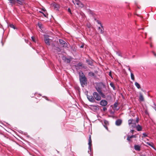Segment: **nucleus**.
Returning a JSON list of instances; mask_svg holds the SVG:
<instances>
[{"instance_id": "7ed1b4c3", "label": "nucleus", "mask_w": 156, "mask_h": 156, "mask_svg": "<svg viewBox=\"0 0 156 156\" xmlns=\"http://www.w3.org/2000/svg\"><path fill=\"white\" fill-rule=\"evenodd\" d=\"M80 80L81 86L84 87L87 84V80L82 72H79Z\"/></svg>"}, {"instance_id": "2eb2a0df", "label": "nucleus", "mask_w": 156, "mask_h": 156, "mask_svg": "<svg viewBox=\"0 0 156 156\" xmlns=\"http://www.w3.org/2000/svg\"><path fill=\"white\" fill-rule=\"evenodd\" d=\"M136 130L138 131H141L142 130V127L140 125H138L136 126Z\"/></svg>"}, {"instance_id": "72a5a7b5", "label": "nucleus", "mask_w": 156, "mask_h": 156, "mask_svg": "<svg viewBox=\"0 0 156 156\" xmlns=\"http://www.w3.org/2000/svg\"><path fill=\"white\" fill-rule=\"evenodd\" d=\"M41 12L42 13L44 17H47V15L46 14H44V13L43 12Z\"/></svg>"}, {"instance_id": "49530a36", "label": "nucleus", "mask_w": 156, "mask_h": 156, "mask_svg": "<svg viewBox=\"0 0 156 156\" xmlns=\"http://www.w3.org/2000/svg\"><path fill=\"white\" fill-rule=\"evenodd\" d=\"M42 10H43V11L44 12H45L46 11V10L44 9H43Z\"/></svg>"}, {"instance_id": "473e14b6", "label": "nucleus", "mask_w": 156, "mask_h": 156, "mask_svg": "<svg viewBox=\"0 0 156 156\" xmlns=\"http://www.w3.org/2000/svg\"><path fill=\"white\" fill-rule=\"evenodd\" d=\"M31 39H32V40L34 42H35V39H34V37L33 36H32L31 37Z\"/></svg>"}, {"instance_id": "aec40b11", "label": "nucleus", "mask_w": 156, "mask_h": 156, "mask_svg": "<svg viewBox=\"0 0 156 156\" xmlns=\"http://www.w3.org/2000/svg\"><path fill=\"white\" fill-rule=\"evenodd\" d=\"M87 63L90 66H92L93 64V62L92 61L89 60H87Z\"/></svg>"}, {"instance_id": "0eeeda50", "label": "nucleus", "mask_w": 156, "mask_h": 156, "mask_svg": "<svg viewBox=\"0 0 156 156\" xmlns=\"http://www.w3.org/2000/svg\"><path fill=\"white\" fill-rule=\"evenodd\" d=\"M88 152L89 154H90L91 152V146L92 145V140L91 138V135H90L89 136V139L88 140Z\"/></svg>"}, {"instance_id": "ea45409f", "label": "nucleus", "mask_w": 156, "mask_h": 156, "mask_svg": "<svg viewBox=\"0 0 156 156\" xmlns=\"http://www.w3.org/2000/svg\"><path fill=\"white\" fill-rule=\"evenodd\" d=\"M56 50H57L58 51H60V48H57Z\"/></svg>"}, {"instance_id": "a19ab883", "label": "nucleus", "mask_w": 156, "mask_h": 156, "mask_svg": "<svg viewBox=\"0 0 156 156\" xmlns=\"http://www.w3.org/2000/svg\"><path fill=\"white\" fill-rule=\"evenodd\" d=\"M107 110V108H105V107H104L103 108V110L104 111H106V110Z\"/></svg>"}, {"instance_id": "a878e982", "label": "nucleus", "mask_w": 156, "mask_h": 156, "mask_svg": "<svg viewBox=\"0 0 156 156\" xmlns=\"http://www.w3.org/2000/svg\"><path fill=\"white\" fill-rule=\"evenodd\" d=\"M147 144L149 145L152 147H153V144L151 142H147Z\"/></svg>"}, {"instance_id": "e433bc0d", "label": "nucleus", "mask_w": 156, "mask_h": 156, "mask_svg": "<svg viewBox=\"0 0 156 156\" xmlns=\"http://www.w3.org/2000/svg\"><path fill=\"white\" fill-rule=\"evenodd\" d=\"M38 26L39 27L41 28V24L40 23H38Z\"/></svg>"}, {"instance_id": "f257e3e1", "label": "nucleus", "mask_w": 156, "mask_h": 156, "mask_svg": "<svg viewBox=\"0 0 156 156\" xmlns=\"http://www.w3.org/2000/svg\"><path fill=\"white\" fill-rule=\"evenodd\" d=\"M107 91V88L105 84L102 82L98 83V93L102 98H105L106 95L104 93Z\"/></svg>"}, {"instance_id": "09e8293b", "label": "nucleus", "mask_w": 156, "mask_h": 156, "mask_svg": "<svg viewBox=\"0 0 156 156\" xmlns=\"http://www.w3.org/2000/svg\"><path fill=\"white\" fill-rule=\"evenodd\" d=\"M154 109H155V111H156V107H155L154 108Z\"/></svg>"}, {"instance_id": "f03ea898", "label": "nucleus", "mask_w": 156, "mask_h": 156, "mask_svg": "<svg viewBox=\"0 0 156 156\" xmlns=\"http://www.w3.org/2000/svg\"><path fill=\"white\" fill-rule=\"evenodd\" d=\"M98 25L99 26H98V36L100 37L99 44H102L101 37L104 36V29L102 24L100 21H98Z\"/></svg>"}, {"instance_id": "423d86ee", "label": "nucleus", "mask_w": 156, "mask_h": 156, "mask_svg": "<svg viewBox=\"0 0 156 156\" xmlns=\"http://www.w3.org/2000/svg\"><path fill=\"white\" fill-rule=\"evenodd\" d=\"M72 1L75 5L76 4L79 7L82 8L84 6L83 4L79 0H73Z\"/></svg>"}, {"instance_id": "9b49d317", "label": "nucleus", "mask_w": 156, "mask_h": 156, "mask_svg": "<svg viewBox=\"0 0 156 156\" xmlns=\"http://www.w3.org/2000/svg\"><path fill=\"white\" fill-rule=\"evenodd\" d=\"M90 109L94 112H97V107L96 105H90Z\"/></svg>"}, {"instance_id": "ddd939ff", "label": "nucleus", "mask_w": 156, "mask_h": 156, "mask_svg": "<svg viewBox=\"0 0 156 156\" xmlns=\"http://www.w3.org/2000/svg\"><path fill=\"white\" fill-rule=\"evenodd\" d=\"M62 59L64 61L67 63H69L70 62V60L65 56H63L62 57Z\"/></svg>"}, {"instance_id": "b1692460", "label": "nucleus", "mask_w": 156, "mask_h": 156, "mask_svg": "<svg viewBox=\"0 0 156 156\" xmlns=\"http://www.w3.org/2000/svg\"><path fill=\"white\" fill-rule=\"evenodd\" d=\"M130 75H131V78L132 80H135V78H134V75L132 73H131V74H130Z\"/></svg>"}, {"instance_id": "58836bf2", "label": "nucleus", "mask_w": 156, "mask_h": 156, "mask_svg": "<svg viewBox=\"0 0 156 156\" xmlns=\"http://www.w3.org/2000/svg\"><path fill=\"white\" fill-rule=\"evenodd\" d=\"M117 106V103H115L114 104V107L115 108H116Z\"/></svg>"}, {"instance_id": "4468645a", "label": "nucleus", "mask_w": 156, "mask_h": 156, "mask_svg": "<svg viewBox=\"0 0 156 156\" xmlns=\"http://www.w3.org/2000/svg\"><path fill=\"white\" fill-rule=\"evenodd\" d=\"M122 121L120 119H118L115 122V124L117 126H119L121 124Z\"/></svg>"}, {"instance_id": "c85d7f7f", "label": "nucleus", "mask_w": 156, "mask_h": 156, "mask_svg": "<svg viewBox=\"0 0 156 156\" xmlns=\"http://www.w3.org/2000/svg\"><path fill=\"white\" fill-rule=\"evenodd\" d=\"M82 66V64L80 62L77 65V66Z\"/></svg>"}, {"instance_id": "2f4dec72", "label": "nucleus", "mask_w": 156, "mask_h": 156, "mask_svg": "<svg viewBox=\"0 0 156 156\" xmlns=\"http://www.w3.org/2000/svg\"><path fill=\"white\" fill-rule=\"evenodd\" d=\"M135 131L134 130L132 129L130 131V133H131L132 134H133Z\"/></svg>"}, {"instance_id": "6ab92c4d", "label": "nucleus", "mask_w": 156, "mask_h": 156, "mask_svg": "<svg viewBox=\"0 0 156 156\" xmlns=\"http://www.w3.org/2000/svg\"><path fill=\"white\" fill-rule=\"evenodd\" d=\"M16 1H17V3L21 5H22L24 2L23 0H16Z\"/></svg>"}, {"instance_id": "4be33fe9", "label": "nucleus", "mask_w": 156, "mask_h": 156, "mask_svg": "<svg viewBox=\"0 0 156 156\" xmlns=\"http://www.w3.org/2000/svg\"><path fill=\"white\" fill-rule=\"evenodd\" d=\"M135 85L138 89H140V85L137 82H136L135 83Z\"/></svg>"}, {"instance_id": "cd10ccee", "label": "nucleus", "mask_w": 156, "mask_h": 156, "mask_svg": "<svg viewBox=\"0 0 156 156\" xmlns=\"http://www.w3.org/2000/svg\"><path fill=\"white\" fill-rule=\"evenodd\" d=\"M130 136H129V135H128L127 136V140L128 141H130V139H131V138H130Z\"/></svg>"}, {"instance_id": "8fccbe9b", "label": "nucleus", "mask_w": 156, "mask_h": 156, "mask_svg": "<svg viewBox=\"0 0 156 156\" xmlns=\"http://www.w3.org/2000/svg\"><path fill=\"white\" fill-rule=\"evenodd\" d=\"M96 89L98 90V89L97 88V87H96Z\"/></svg>"}, {"instance_id": "bb28decb", "label": "nucleus", "mask_w": 156, "mask_h": 156, "mask_svg": "<svg viewBox=\"0 0 156 156\" xmlns=\"http://www.w3.org/2000/svg\"><path fill=\"white\" fill-rule=\"evenodd\" d=\"M9 26L11 27V28H12L14 29H15V27L14 26V25L12 24H11L9 25Z\"/></svg>"}, {"instance_id": "4c0bfd02", "label": "nucleus", "mask_w": 156, "mask_h": 156, "mask_svg": "<svg viewBox=\"0 0 156 156\" xmlns=\"http://www.w3.org/2000/svg\"><path fill=\"white\" fill-rule=\"evenodd\" d=\"M152 52L154 54V56L156 57V53H155V52H154V51H153Z\"/></svg>"}, {"instance_id": "f704fd0d", "label": "nucleus", "mask_w": 156, "mask_h": 156, "mask_svg": "<svg viewBox=\"0 0 156 156\" xmlns=\"http://www.w3.org/2000/svg\"><path fill=\"white\" fill-rule=\"evenodd\" d=\"M143 136H144V137H146V136H147V135L145 133H143Z\"/></svg>"}, {"instance_id": "dca6fc26", "label": "nucleus", "mask_w": 156, "mask_h": 156, "mask_svg": "<svg viewBox=\"0 0 156 156\" xmlns=\"http://www.w3.org/2000/svg\"><path fill=\"white\" fill-rule=\"evenodd\" d=\"M134 147L136 151H140V146L139 145H135Z\"/></svg>"}, {"instance_id": "a211bd4d", "label": "nucleus", "mask_w": 156, "mask_h": 156, "mask_svg": "<svg viewBox=\"0 0 156 156\" xmlns=\"http://www.w3.org/2000/svg\"><path fill=\"white\" fill-rule=\"evenodd\" d=\"M139 99L140 101H144V97L141 93L140 94Z\"/></svg>"}, {"instance_id": "f8f14e48", "label": "nucleus", "mask_w": 156, "mask_h": 156, "mask_svg": "<svg viewBox=\"0 0 156 156\" xmlns=\"http://www.w3.org/2000/svg\"><path fill=\"white\" fill-rule=\"evenodd\" d=\"M104 126L106 129L108 130V128L107 127V126L109 125L108 122L106 120H104Z\"/></svg>"}, {"instance_id": "9d476101", "label": "nucleus", "mask_w": 156, "mask_h": 156, "mask_svg": "<svg viewBox=\"0 0 156 156\" xmlns=\"http://www.w3.org/2000/svg\"><path fill=\"white\" fill-rule=\"evenodd\" d=\"M107 102L105 100H102L100 103V104L103 106H106L107 105Z\"/></svg>"}, {"instance_id": "a18cd8bd", "label": "nucleus", "mask_w": 156, "mask_h": 156, "mask_svg": "<svg viewBox=\"0 0 156 156\" xmlns=\"http://www.w3.org/2000/svg\"><path fill=\"white\" fill-rule=\"evenodd\" d=\"M131 72V70L130 69V68H129L128 69Z\"/></svg>"}, {"instance_id": "6e6552de", "label": "nucleus", "mask_w": 156, "mask_h": 156, "mask_svg": "<svg viewBox=\"0 0 156 156\" xmlns=\"http://www.w3.org/2000/svg\"><path fill=\"white\" fill-rule=\"evenodd\" d=\"M49 36L48 35H44V39L45 42L46 44L48 45H50V40L49 38Z\"/></svg>"}, {"instance_id": "c03bdc74", "label": "nucleus", "mask_w": 156, "mask_h": 156, "mask_svg": "<svg viewBox=\"0 0 156 156\" xmlns=\"http://www.w3.org/2000/svg\"><path fill=\"white\" fill-rule=\"evenodd\" d=\"M83 46H84V45H82L81 46H80V47L81 48H83Z\"/></svg>"}, {"instance_id": "f3484780", "label": "nucleus", "mask_w": 156, "mask_h": 156, "mask_svg": "<svg viewBox=\"0 0 156 156\" xmlns=\"http://www.w3.org/2000/svg\"><path fill=\"white\" fill-rule=\"evenodd\" d=\"M9 1V3L11 4L12 6L13 4H15L16 3L15 0H8Z\"/></svg>"}, {"instance_id": "c9c22d12", "label": "nucleus", "mask_w": 156, "mask_h": 156, "mask_svg": "<svg viewBox=\"0 0 156 156\" xmlns=\"http://www.w3.org/2000/svg\"><path fill=\"white\" fill-rule=\"evenodd\" d=\"M109 76L112 77V73L111 71L110 72L109 74Z\"/></svg>"}, {"instance_id": "393cba45", "label": "nucleus", "mask_w": 156, "mask_h": 156, "mask_svg": "<svg viewBox=\"0 0 156 156\" xmlns=\"http://www.w3.org/2000/svg\"><path fill=\"white\" fill-rule=\"evenodd\" d=\"M110 86H111V87H112L113 88V89H114V90H115V86H114V84L111 82V83H110Z\"/></svg>"}, {"instance_id": "de8ad7c7", "label": "nucleus", "mask_w": 156, "mask_h": 156, "mask_svg": "<svg viewBox=\"0 0 156 156\" xmlns=\"http://www.w3.org/2000/svg\"><path fill=\"white\" fill-rule=\"evenodd\" d=\"M140 156H146L145 155H140Z\"/></svg>"}, {"instance_id": "c756f323", "label": "nucleus", "mask_w": 156, "mask_h": 156, "mask_svg": "<svg viewBox=\"0 0 156 156\" xmlns=\"http://www.w3.org/2000/svg\"><path fill=\"white\" fill-rule=\"evenodd\" d=\"M136 135H132V136H130V138H136Z\"/></svg>"}, {"instance_id": "1a4fd4ad", "label": "nucleus", "mask_w": 156, "mask_h": 156, "mask_svg": "<svg viewBox=\"0 0 156 156\" xmlns=\"http://www.w3.org/2000/svg\"><path fill=\"white\" fill-rule=\"evenodd\" d=\"M59 42L60 44L62 45L63 47L66 48L67 47V44L62 39H59Z\"/></svg>"}, {"instance_id": "5701e85b", "label": "nucleus", "mask_w": 156, "mask_h": 156, "mask_svg": "<svg viewBox=\"0 0 156 156\" xmlns=\"http://www.w3.org/2000/svg\"><path fill=\"white\" fill-rule=\"evenodd\" d=\"M53 6L56 9H58L59 7V5L56 4H54Z\"/></svg>"}, {"instance_id": "7c9ffc66", "label": "nucleus", "mask_w": 156, "mask_h": 156, "mask_svg": "<svg viewBox=\"0 0 156 156\" xmlns=\"http://www.w3.org/2000/svg\"><path fill=\"white\" fill-rule=\"evenodd\" d=\"M139 119L138 118H137L136 119V120L135 121L136 123H138L139 122Z\"/></svg>"}, {"instance_id": "412c9836", "label": "nucleus", "mask_w": 156, "mask_h": 156, "mask_svg": "<svg viewBox=\"0 0 156 156\" xmlns=\"http://www.w3.org/2000/svg\"><path fill=\"white\" fill-rule=\"evenodd\" d=\"M89 75L91 76H93L94 78L96 77V76H95L94 74L91 72L89 73Z\"/></svg>"}, {"instance_id": "39448f33", "label": "nucleus", "mask_w": 156, "mask_h": 156, "mask_svg": "<svg viewBox=\"0 0 156 156\" xmlns=\"http://www.w3.org/2000/svg\"><path fill=\"white\" fill-rule=\"evenodd\" d=\"M128 123L129 125L131 126L132 128H134L136 127V123L135 120L133 119H130L128 120Z\"/></svg>"}, {"instance_id": "37998d69", "label": "nucleus", "mask_w": 156, "mask_h": 156, "mask_svg": "<svg viewBox=\"0 0 156 156\" xmlns=\"http://www.w3.org/2000/svg\"><path fill=\"white\" fill-rule=\"evenodd\" d=\"M101 97H98V101H99V100H101Z\"/></svg>"}, {"instance_id": "79ce46f5", "label": "nucleus", "mask_w": 156, "mask_h": 156, "mask_svg": "<svg viewBox=\"0 0 156 156\" xmlns=\"http://www.w3.org/2000/svg\"><path fill=\"white\" fill-rule=\"evenodd\" d=\"M68 11L69 12H71V10L69 8L68 9Z\"/></svg>"}, {"instance_id": "20e7f679", "label": "nucleus", "mask_w": 156, "mask_h": 156, "mask_svg": "<svg viewBox=\"0 0 156 156\" xmlns=\"http://www.w3.org/2000/svg\"><path fill=\"white\" fill-rule=\"evenodd\" d=\"M93 95L94 97L92 96L87 95V97L88 100L92 102H94V99L98 100V93L96 92H94Z\"/></svg>"}]
</instances>
